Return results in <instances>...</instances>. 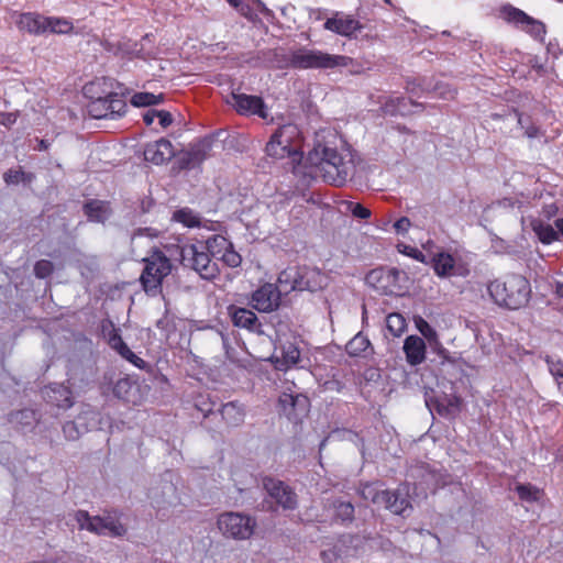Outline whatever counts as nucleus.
<instances>
[{
	"label": "nucleus",
	"mask_w": 563,
	"mask_h": 563,
	"mask_svg": "<svg viewBox=\"0 0 563 563\" xmlns=\"http://www.w3.org/2000/svg\"><path fill=\"white\" fill-rule=\"evenodd\" d=\"M307 159L319 169L324 181L335 186H342L354 174L355 155L349 147L339 151L317 143L308 153Z\"/></svg>",
	"instance_id": "obj_1"
},
{
	"label": "nucleus",
	"mask_w": 563,
	"mask_h": 563,
	"mask_svg": "<svg viewBox=\"0 0 563 563\" xmlns=\"http://www.w3.org/2000/svg\"><path fill=\"white\" fill-rule=\"evenodd\" d=\"M307 159L319 169L324 181L335 186H342L354 174L355 155L349 147L339 151L317 143L308 153Z\"/></svg>",
	"instance_id": "obj_2"
},
{
	"label": "nucleus",
	"mask_w": 563,
	"mask_h": 563,
	"mask_svg": "<svg viewBox=\"0 0 563 563\" xmlns=\"http://www.w3.org/2000/svg\"><path fill=\"white\" fill-rule=\"evenodd\" d=\"M213 247L212 241L207 244L199 242L196 244L169 245L166 246L167 253L174 260H178L183 266L194 269L203 279H212L218 275V265L212 262L209 255V249Z\"/></svg>",
	"instance_id": "obj_3"
},
{
	"label": "nucleus",
	"mask_w": 563,
	"mask_h": 563,
	"mask_svg": "<svg viewBox=\"0 0 563 563\" xmlns=\"http://www.w3.org/2000/svg\"><path fill=\"white\" fill-rule=\"evenodd\" d=\"M488 292L493 300L509 309H519L529 301L530 285L521 275L511 274L492 282Z\"/></svg>",
	"instance_id": "obj_4"
},
{
	"label": "nucleus",
	"mask_w": 563,
	"mask_h": 563,
	"mask_svg": "<svg viewBox=\"0 0 563 563\" xmlns=\"http://www.w3.org/2000/svg\"><path fill=\"white\" fill-rule=\"evenodd\" d=\"M301 132L296 124L287 123L279 126L266 145L268 156L282 159L289 157L292 164L302 159Z\"/></svg>",
	"instance_id": "obj_5"
},
{
	"label": "nucleus",
	"mask_w": 563,
	"mask_h": 563,
	"mask_svg": "<svg viewBox=\"0 0 563 563\" xmlns=\"http://www.w3.org/2000/svg\"><path fill=\"white\" fill-rule=\"evenodd\" d=\"M172 258L163 251L153 249L151 254L143 260L145 266L140 282L147 295L156 296L161 294L164 278L172 273Z\"/></svg>",
	"instance_id": "obj_6"
},
{
	"label": "nucleus",
	"mask_w": 563,
	"mask_h": 563,
	"mask_svg": "<svg viewBox=\"0 0 563 563\" xmlns=\"http://www.w3.org/2000/svg\"><path fill=\"white\" fill-rule=\"evenodd\" d=\"M433 246L434 243L428 241L423 245V249L429 252V264L432 266L438 277H466L470 274V268L461 256L440 249L431 251Z\"/></svg>",
	"instance_id": "obj_7"
},
{
	"label": "nucleus",
	"mask_w": 563,
	"mask_h": 563,
	"mask_svg": "<svg viewBox=\"0 0 563 563\" xmlns=\"http://www.w3.org/2000/svg\"><path fill=\"white\" fill-rule=\"evenodd\" d=\"M217 526L224 538L245 541L254 534L256 519L247 514L227 511L218 517Z\"/></svg>",
	"instance_id": "obj_8"
},
{
	"label": "nucleus",
	"mask_w": 563,
	"mask_h": 563,
	"mask_svg": "<svg viewBox=\"0 0 563 563\" xmlns=\"http://www.w3.org/2000/svg\"><path fill=\"white\" fill-rule=\"evenodd\" d=\"M346 57L331 55L317 49L299 48L288 55V65L292 68H334L345 65Z\"/></svg>",
	"instance_id": "obj_9"
},
{
	"label": "nucleus",
	"mask_w": 563,
	"mask_h": 563,
	"mask_svg": "<svg viewBox=\"0 0 563 563\" xmlns=\"http://www.w3.org/2000/svg\"><path fill=\"white\" fill-rule=\"evenodd\" d=\"M75 520L79 529L98 536L122 537L126 532L125 527L112 515L91 517L87 511L78 510Z\"/></svg>",
	"instance_id": "obj_10"
},
{
	"label": "nucleus",
	"mask_w": 563,
	"mask_h": 563,
	"mask_svg": "<svg viewBox=\"0 0 563 563\" xmlns=\"http://www.w3.org/2000/svg\"><path fill=\"white\" fill-rule=\"evenodd\" d=\"M406 274L397 268H377L366 275V283L383 295L398 296L405 291Z\"/></svg>",
	"instance_id": "obj_11"
},
{
	"label": "nucleus",
	"mask_w": 563,
	"mask_h": 563,
	"mask_svg": "<svg viewBox=\"0 0 563 563\" xmlns=\"http://www.w3.org/2000/svg\"><path fill=\"white\" fill-rule=\"evenodd\" d=\"M249 303L258 312H273L280 305V291L276 285L265 283L252 292Z\"/></svg>",
	"instance_id": "obj_12"
},
{
	"label": "nucleus",
	"mask_w": 563,
	"mask_h": 563,
	"mask_svg": "<svg viewBox=\"0 0 563 563\" xmlns=\"http://www.w3.org/2000/svg\"><path fill=\"white\" fill-rule=\"evenodd\" d=\"M279 411L289 420L297 422L307 415L310 407V400L307 396L295 393L284 391L278 399Z\"/></svg>",
	"instance_id": "obj_13"
},
{
	"label": "nucleus",
	"mask_w": 563,
	"mask_h": 563,
	"mask_svg": "<svg viewBox=\"0 0 563 563\" xmlns=\"http://www.w3.org/2000/svg\"><path fill=\"white\" fill-rule=\"evenodd\" d=\"M263 487L267 494L284 509L292 510L297 507V495L284 482L267 476L263 478Z\"/></svg>",
	"instance_id": "obj_14"
},
{
	"label": "nucleus",
	"mask_w": 563,
	"mask_h": 563,
	"mask_svg": "<svg viewBox=\"0 0 563 563\" xmlns=\"http://www.w3.org/2000/svg\"><path fill=\"white\" fill-rule=\"evenodd\" d=\"M232 106L235 110L243 115H258L262 119L268 117L267 108L263 99L258 96H251L245 93H232Z\"/></svg>",
	"instance_id": "obj_15"
},
{
	"label": "nucleus",
	"mask_w": 563,
	"mask_h": 563,
	"mask_svg": "<svg viewBox=\"0 0 563 563\" xmlns=\"http://www.w3.org/2000/svg\"><path fill=\"white\" fill-rule=\"evenodd\" d=\"M324 29L341 36L351 37L362 29L357 19L343 12H334L331 18L324 22Z\"/></svg>",
	"instance_id": "obj_16"
},
{
	"label": "nucleus",
	"mask_w": 563,
	"mask_h": 563,
	"mask_svg": "<svg viewBox=\"0 0 563 563\" xmlns=\"http://www.w3.org/2000/svg\"><path fill=\"white\" fill-rule=\"evenodd\" d=\"M148 497L152 505L159 510L175 507L179 504L177 488L168 481L162 482L158 486L153 487L150 490Z\"/></svg>",
	"instance_id": "obj_17"
},
{
	"label": "nucleus",
	"mask_w": 563,
	"mask_h": 563,
	"mask_svg": "<svg viewBox=\"0 0 563 563\" xmlns=\"http://www.w3.org/2000/svg\"><path fill=\"white\" fill-rule=\"evenodd\" d=\"M386 501H383L379 507L388 509L395 515L408 516L411 510V504L408 499V487L407 485L399 486L395 490L385 489Z\"/></svg>",
	"instance_id": "obj_18"
},
{
	"label": "nucleus",
	"mask_w": 563,
	"mask_h": 563,
	"mask_svg": "<svg viewBox=\"0 0 563 563\" xmlns=\"http://www.w3.org/2000/svg\"><path fill=\"white\" fill-rule=\"evenodd\" d=\"M228 312L234 327L245 329L251 333L263 334L262 323L252 310L230 306Z\"/></svg>",
	"instance_id": "obj_19"
},
{
	"label": "nucleus",
	"mask_w": 563,
	"mask_h": 563,
	"mask_svg": "<svg viewBox=\"0 0 563 563\" xmlns=\"http://www.w3.org/2000/svg\"><path fill=\"white\" fill-rule=\"evenodd\" d=\"M98 422V413L93 410L81 412L76 421H68L63 426V433L67 440H77L82 432L95 428Z\"/></svg>",
	"instance_id": "obj_20"
},
{
	"label": "nucleus",
	"mask_w": 563,
	"mask_h": 563,
	"mask_svg": "<svg viewBox=\"0 0 563 563\" xmlns=\"http://www.w3.org/2000/svg\"><path fill=\"white\" fill-rule=\"evenodd\" d=\"M299 291H317L328 285V276L317 267L297 266Z\"/></svg>",
	"instance_id": "obj_21"
},
{
	"label": "nucleus",
	"mask_w": 563,
	"mask_h": 563,
	"mask_svg": "<svg viewBox=\"0 0 563 563\" xmlns=\"http://www.w3.org/2000/svg\"><path fill=\"white\" fill-rule=\"evenodd\" d=\"M16 27L32 35H42L46 33V16L36 12L14 13L12 15Z\"/></svg>",
	"instance_id": "obj_22"
},
{
	"label": "nucleus",
	"mask_w": 563,
	"mask_h": 563,
	"mask_svg": "<svg viewBox=\"0 0 563 563\" xmlns=\"http://www.w3.org/2000/svg\"><path fill=\"white\" fill-rule=\"evenodd\" d=\"M175 155L174 146L170 141L159 139L146 145L144 150V158L155 165H162Z\"/></svg>",
	"instance_id": "obj_23"
},
{
	"label": "nucleus",
	"mask_w": 563,
	"mask_h": 563,
	"mask_svg": "<svg viewBox=\"0 0 563 563\" xmlns=\"http://www.w3.org/2000/svg\"><path fill=\"white\" fill-rule=\"evenodd\" d=\"M107 335L109 345L111 349L118 352L121 357L129 361L137 368H145L146 362L129 349V346L122 340L119 330L115 329L112 324H110V330L108 331Z\"/></svg>",
	"instance_id": "obj_24"
},
{
	"label": "nucleus",
	"mask_w": 563,
	"mask_h": 563,
	"mask_svg": "<svg viewBox=\"0 0 563 563\" xmlns=\"http://www.w3.org/2000/svg\"><path fill=\"white\" fill-rule=\"evenodd\" d=\"M273 358L276 368L286 371L298 363L300 358L299 347L292 342H285L275 350Z\"/></svg>",
	"instance_id": "obj_25"
},
{
	"label": "nucleus",
	"mask_w": 563,
	"mask_h": 563,
	"mask_svg": "<svg viewBox=\"0 0 563 563\" xmlns=\"http://www.w3.org/2000/svg\"><path fill=\"white\" fill-rule=\"evenodd\" d=\"M44 398L52 405L68 409L74 405L71 390L62 384H52L44 388Z\"/></svg>",
	"instance_id": "obj_26"
},
{
	"label": "nucleus",
	"mask_w": 563,
	"mask_h": 563,
	"mask_svg": "<svg viewBox=\"0 0 563 563\" xmlns=\"http://www.w3.org/2000/svg\"><path fill=\"white\" fill-rule=\"evenodd\" d=\"M402 349L406 354V361L411 366H417L426 360V343L418 335L407 336Z\"/></svg>",
	"instance_id": "obj_27"
},
{
	"label": "nucleus",
	"mask_w": 563,
	"mask_h": 563,
	"mask_svg": "<svg viewBox=\"0 0 563 563\" xmlns=\"http://www.w3.org/2000/svg\"><path fill=\"white\" fill-rule=\"evenodd\" d=\"M299 273L297 266L287 267L278 275V290L284 294L299 291Z\"/></svg>",
	"instance_id": "obj_28"
},
{
	"label": "nucleus",
	"mask_w": 563,
	"mask_h": 563,
	"mask_svg": "<svg viewBox=\"0 0 563 563\" xmlns=\"http://www.w3.org/2000/svg\"><path fill=\"white\" fill-rule=\"evenodd\" d=\"M86 216L90 221L103 223L111 214L110 206L106 201L91 200L84 206Z\"/></svg>",
	"instance_id": "obj_29"
},
{
	"label": "nucleus",
	"mask_w": 563,
	"mask_h": 563,
	"mask_svg": "<svg viewBox=\"0 0 563 563\" xmlns=\"http://www.w3.org/2000/svg\"><path fill=\"white\" fill-rule=\"evenodd\" d=\"M221 416L229 426L238 427L244 421L245 409L238 401H231L222 406Z\"/></svg>",
	"instance_id": "obj_30"
},
{
	"label": "nucleus",
	"mask_w": 563,
	"mask_h": 563,
	"mask_svg": "<svg viewBox=\"0 0 563 563\" xmlns=\"http://www.w3.org/2000/svg\"><path fill=\"white\" fill-rule=\"evenodd\" d=\"M212 243L216 246H220L224 250L223 254L221 255V260L225 265L233 268L240 266L242 257L238 252L233 250L232 244L229 243L225 238L216 236L212 239Z\"/></svg>",
	"instance_id": "obj_31"
},
{
	"label": "nucleus",
	"mask_w": 563,
	"mask_h": 563,
	"mask_svg": "<svg viewBox=\"0 0 563 563\" xmlns=\"http://www.w3.org/2000/svg\"><path fill=\"white\" fill-rule=\"evenodd\" d=\"M384 492L383 485L378 483H366L358 489V494L364 500H369L378 507L383 501H386L384 498H386L387 495L384 494Z\"/></svg>",
	"instance_id": "obj_32"
},
{
	"label": "nucleus",
	"mask_w": 563,
	"mask_h": 563,
	"mask_svg": "<svg viewBox=\"0 0 563 563\" xmlns=\"http://www.w3.org/2000/svg\"><path fill=\"white\" fill-rule=\"evenodd\" d=\"M371 351V342L362 332L355 334L346 344V352L351 356H366Z\"/></svg>",
	"instance_id": "obj_33"
},
{
	"label": "nucleus",
	"mask_w": 563,
	"mask_h": 563,
	"mask_svg": "<svg viewBox=\"0 0 563 563\" xmlns=\"http://www.w3.org/2000/svg\"><path fill=\"white\" fill-rule=\"evenodd\" d=\"M409 106H419L418 103L408 101L405 97H390L384 103V112L390 115H406L410 113Z\"/></svg>",
	"instance_id": "obj_34"
},
{
	"label": "nucleus",
	"mask_w": 563,
	"mask_h": 563,
	"mask_svg": "<svg viewBox=\"0 0 563 563\" xmlns=\"http://www.w3.org/2000/svg\"><path fill=\"white\" fill-rule=\"evenodd\" d=\"M172 220L181 223L186 228H198L201 224V218L189 208H181L173 213Z\"/></svg>",
	"instance_id": "obj_35"
},
{
	"label": "nucleus",
	"mask_w": 563,
	"mask_h": 563,
	"mask_svg": "<svg viewBox=\"0 0 563 563\" xmlns=\"http://www.w3.org/2000/svg\"><path fill=\"white\" fill-rule=\"evenodd\" d=\"M109 99L106 97H98L92 99L87 106L88 114L93 119H109Z\"/></svg>",
	"instance_id": "obj_36"
},
{
	"label": "nucleus",
	"mask_w": 563,
	"mask_h": 563,
	"mask_svg": "<svg viewBox=\"0 0 563 563\" xmlns=\"http://www.w3.org/2000/svg\"><path fill=\"white\" fill-rule=\"evenodd\" d=\"M533 231L543 244H551L559 239V233L550 224L537 222L533 224Z\"/></svg>",
	"instance_id": "obj_37"
},
{
	"label": "nucleus",
	"mask_w": 563,
	"mask_h": 563,
	"mask_svg": "<svg viewBox=\"0 0 563 563\" xmlns=\"http://www.w3.org/2000/svg\"><path fill=\"white\" fill-rule=\"evenodd\" d=\"M346 540H339L331 549L323 550L321 552V559L324 563H332L339 559H344L347 556L345 552Z\"/></svg>",
	"instance_id": "obj_38"
},
{
	"label": "nucleus",
	"mask_w": 563,
	"mask_h": 563,
	"mask_svg": "<svg viewBox=\"0 0 563 563\" xmlns=\"http://www.w3.org/2000/svg\"><path fill=\"white\" fill-rule=\"evenodd\" d=\"M46 32L55 34H68L73 30V23L64 18L46 16Z\"/></svg>",
	"instance_id": "obj_39"
},
{
	"label": "nucleus",
	"mask_w": 563,
	"mask_h": 563,
	"mask_svg": "<svg viewBox=\"0 0 563 563\" xmlns=\"http://www.w3.org/2000/svg\"><path fill=\"white\" fill-rule=\"evenodd\" d=\"M164 100V95H154L152 92H136L131 98V104L134 107H148L158 104Z\"/></svg>",
	"instance_id": "obj_40"
},
{
	"label": "nucleus",
	"mask_w": 563,
	"mask_h": 563,
	"mask_svg": "<svg viewBox=\"0 0 563 563\" xmlns=\"http://www.w3.org/2000/svg\"><path fill=\"white\" fill-rule=\"evenodd\" d=\"M386 328L391 335L400 336L407 328L406 319L400 313H389L386 318Z\"/></svg>",
	"instance_id": "obj_41"
},
{
	"label": "nucleus",
	"mask_w": 563,
	"mask_h": 563,
	"mask_svg": "<svg viewBox=\"0 0 563 563\" xmlns=\"http://www.w3.org/2000/svg\"><path fill=\"white\" fill-rule=\"evenodd\" d=\"M109 119L121 117L126 111V103L118 93H109Z\"/></svg>",
	"instance_id": "obj_42"
},
{
	"label": "nucleus",
	"mask_w": 563,
	"mask_h": 563,
	"mask_svg": "<svg viewBox=\"0 0 563 563\" xmlns=\"http://www.w3.org/2000/svg\"><path fill=\"white\" fill-rule=\"evenodd\" d=\"M134 389H136L135 384H133L129 378H121L115 383L113 394L120 399L130 401V394Z\"/></svg>",
	"instance_id": "obj_43"
},
{
	"label": "nucleus",
	"mask_w": 563,
	"mask_h": 563,
	"mask_svg": "<svg viewBox=\"0 0 563 563\" xmlns=\"http://www.w3.org/2000/svg\"><path fill=\"white\" fill-rule=\"evenodd\" d=\"M504 14L508 22H511L521 27H523V25L530 19V16L527 15L523 11H521L517 8L510 7V5L504 8Z\"/></svg>",
	"instance_id": "obj_44"
},
{
	"label": "nucleus",
	"mask_w": 563,
	"mask_h": 563,
	"mask_svg": "<svg viewBox=\"0 0 563 563\" xmlns=\"http://www.w3.org/2000/svg\"><path fill=\"white\" fill-rule=\"evenodd\" d=\"M519 498L523 501L532 503L540 498V489L530 484H520L516 486Z\"/></svg>",
	"instance_id": "obj_45"
},
{
	"label": "nucleus",
	"mask_w": 563,
	"mask_h": 563,
	"mask_svg": "<svg viewBox=\"0 0 563 563\" xmlns=\"http://www.w3.org/2000/svg\"><path fill=\"white\" fill-rule=\"evenodd\" d=\"M32 176L30 174L24 173L21 168L19 169H9L3 174V180L7 185H18L20 183H30Z\"/></svg>",
	"instance_id": "obj_46"
},
{
	"label": "nucleus",
	"mask_w": 563,
	"mask_h": 563,
	"mask_svg": "<svg viewBox=\"0 0 563 563\" xmlns=\"http://www.w3.org/2000/svg\"><path fill=\"white\" fill-rule=\"evenodd\" d=\"M417 328L430 345L434 344L440 346L437 331L427 321L420 319L419 322H417Z\"/></svg>",
	"instance_id": "obj_47"
},
{
	"label": "nucleus",
	"mask_w": 563,
	"mask_h": 563,
	"mask_svg": "<svg viewBox=\"0 0 563 563\" xmlns=\"http://www.w3.org/2000/svg\"><path fill=\"white\" fill-rule=\"evenodd\" d=\"M522 30L528 32L536 40L543 41L545 36V26L543 23L533 20L530 18L528 22L523 25Z\"/></svg>",
	"instance_id": "obj_48"
},
{
	"label": "nucleus",
	"mask_w": 563,
	"mask_h": 563,
	"mask_svg": "<svg viewBox=\"0 0 563 563\" xmlns=\"http://www.w3.org/2000/svg\"><path fill=\"white\" fill-rule=\"evenodd\" d=\"M336 518L342 521H352L354 518V506L349 501H339L334 506Z\"/></svg>",
	"instance_id": "obj_49"
},
{
	"label": "nucleus",
	"mask_w": 563,
	"mask_h": 563,
	"mask_svg": "<svg viewBox=\"0 0 563 563\" xmlns=\"http://www.w3.org/2000/svg\"><path fill=\"white\" fill-rule=\"evenodd\" d=\"M54 271V265L52 262L47 260H41L36 262L34 266V273L35 276L38 278H46L48 277Z\"/></svg>",
	"instance_id": "obj_50"
},
{
	"label": "nucleus",
	"mask_w": 563,
	"mask_h": 563,
	"mask_svg": "<svg viewBox=\"0 0 563 563\" xmlns=\"http://www.w3.org/2000/svg\"><path fill=\"white\" fill-rule=\"evenodd\" d=\"M518 117V124L521 126L522 130H525V134L529 139L538 137L540 134V130L537 125L529 122L528 119H525L521 114H517Z\"/></svg>",
	"instance_id": "obj_51"
},
{
	"label": "nucleus",
	"mask_w": 563,
	"mask_h": 563,
	"mask_svg": "<svg viewBox=\"0 0 563 563\" xmlns=\"http://www.w3.org/2000/svg\"><path fill=\"white\" fill-rule=\"evenodd\" d=\"M551 375L555 378L556 383L563 378V363L560 360H553L548 356L545 358Z\"/></svg>",
	"instance_id": "obj_52"
},
{
	"label": "nucleus",
	"mask_w": 563,
	"mask_h": 563,
	"mask_svg": "<svg viewBox=\"0 0 563 563\" xmlns=\"http://www.w3.org/2000/svg\"><path fill=\"white\" fill-rule=\"evenodd\" d=\"M405 253L408 256H410V257L415 258L416 261L421 262L423 264H429V262H430L429 254L426 255L418 249L406 246Z\"/></svg>",
	"instance_id": "obj_53"
},
{
	"label": "nucleus",
	"mask_w": 563,
	"mask_h": 563,
	"mask_svg": "<svg viewBox=\"0 0 563 563\" xmlns=\"http://www.w3.org/2000/svg\"><path fill=\"white\" fill-rule=\"evenodd\" d=\"M351 213L360 219H368L371 217L369 209L365 208L361 203H351Z\"/></svg>",
	"instance_id": "obj_54"
},
{
	"label": "nucleus",
	"mask_w": 563,
	"mask_h": 563,
	"mask_svg": "<svg viewBox=\"0 0 563 563\" xmlns=\"http://www.w3.org/2000/svg\"><path fill=\"white\" fill-rule=\"evenodd\" d=\"M411 227V221L407 217H401L394 223V229L398 234H406Z\"/></svg>",
	"instance_id": "obj_55"
},
{
	"label": "nucleus",
	"mask_w": 563,
	"mask_h": 563,
	"mask_svg": "<svg viewBox=\"0 0 563 563\" xmlns=\"http://www.w3.org/2000/svg\"><path fill=\"white\" fill-rule=\"evenodd\" d=\"M434 91H435L437 96L444 98V99L453 98L455 95V91L453 89H451L448 85H442V84L438 85L434 88Z\"/></svg>",
	"instance_id": "obj_56"
},
{
	"label": "nucleus",
	"mask_w": 563,
	"mask_h": 563,
	"mask_svg": "<svg viewBox=\"0 0 563 563\" xmlns=\"http://www.w3.org/2000/svg\"><path fill=\"white\" fill-rule=\"evenodd\" d=\"M157 118L159 119V124L163 128H167L173 123V117L168 111L165 110H158L157 111Z\"/></svg>",
	"instance_id": "obj_57"
},
{
	"label": "nucleus",
	"mask_w": 563,
	"mask_h": 563,
	"mask_svg": "<svg viewBox=\"0 0 563 563\" xmlns=\"http://www.w3.org/2000/svg\"><path fill=\"white\" fill-rule=\"evenodd\" d=\"M142 235H147L150 238H156L158 235V231L155 229H152V228L139 229L137 232L134 233L133 238L142 236Z\"/></svg>",
	"instance_id": "obj_58"
},
{
	"label": "nucleus",
	"mask_w": 563,
	"mask_h": 563,
	"mask_svg": "<svg viewBox=\"0 0 563 563\" xmlns=\"http://www.w3.org/2000/svg\"><path fill=\"white\" fill-rule=\"evenodd\" d=\"M157 111L158 110H147L143 114V121L146 125H151L154 122L155 118H157Z\"/></svg>",
	"instance_id": "obj_59"
},
{
	"label": "nucleus",
	"mask_w": 563,
	"mask_h": 563,
	"mask_svg": "<svg viewBox=\"0 0 563 563\" xmlns=\"http://www.w3.org/2000/svg\"><path fill=\"white\" fill-rule=\"evenodd\" d=\"M543 213L548 219H551L558 213V207L554 203L548 205L543 208Z\"/></svg>",
	"instance_id": "obj_60"
},
{
	"label": "nucleus",
	"mask_w": 563,
	"mask_h": 563,
	"mask_svg": "<svg viewBox=\"0 0 563 563\" xmlns=\"http://www.w3.org/2000/svg\"><path fill=\"white\" fill-rule=\"evenodd\" d=\"M15 121H16V115L14 113L2 114V120H1L2 124L11 125V124L15 123Z\"/></svg>",
	"instance_id": "obj_61"
},
{
	"label": "nucleus",
	"mask_w": 563,
	"mask_h": 563,
	"mask_svg": "<svg viewBox=\"0 0 563 563\" xmlns=\"http://www.w3.org/2000/svg\"><path fill=\"white\" fill-rule=\"evenodd\" d=\"M431 349L437 352L439 355L445 357V354L448 353V351L443 347L442 343L440 342V346L439 345H430Z\"/></svg>",
	"instance_id": "obj_62"
},
{
	"label": "nucleus",
	"mask_w": 563,
	"mask_h": 563,
	"mask_svg": "<svg viewBox=\"0 0 563 563\" xmlns=\"http://www.w3.org/2000/svg\"><path fill=\"white\" fill-rule=\"evenodd\" d=\"M49 147V143L46 140H37V146L35 150L46 151Z\"/></svg>",
	"instance_id": "obj_63"
},
{
	"label": "nucleus",
	"mask_w": 563,
	"mask_h": 563,
	"mask_svg": "<svg viewBox=\"0 0 563 563\" xmlns=\"http://www.w3.org/2000/svg\"><path fill=\"white\" fill-rule=\"evenodd\" d=\"M554 223H555L556 232L559 234L563 235V217L560 219H556Z\"/></svg>",
	"instance_id": "obj_64"
}]
</instances>
